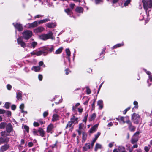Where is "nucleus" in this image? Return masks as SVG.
<instances>
[{
  "label": "nucleus",
  "mask_w": 152,
  "mask_h": 152,
  "mask_svg": "<svg viewBox=\"0 0 152 152\" xmlns=\"http://www.w3.org/2000/svg\"><path fill=\"white\" fill-rule=\"evenodd\" d=\"M13 130L12 126L10 123H8L6 127V131L1 132L0 137V144L3 142H8L10 138L7 137V136H11L10 133Z\"/></svg>",
  "instance_id": "1"
},
{
  "label": "nucleus",
  "mask_w": 152,
  "mask_h": 152,
  "mask_svg": "<svg viewBox=\"0 0 152 152\" xmlns=\"http://www.w3.org/2000/svg\"><path fill=\"white\" fill-rule=\"evenodd\" d=\"M40 38L43 40H46L49 39H53L54 38L53 37V33L51 31H50L46 34H43L39 36Z\"/></svg>",
  "instance_id": "2"
},
{
  "label": "nucleus",
  "mask_w": 152,
  "mask_h": 152,
  "mask_svg": "<svg viewBox=\"0 0 152 152\" xmlns=\"http://www.w3.org/2000/svg\"><path fill=\"white\" fill-rule=\"evenodd\" d=\"M125 118L127 119V120H126V123L128 125V127L129 130L131 132H134L136 127L132 124V122L129 119V116H126Z\"/></svg>",
  "instance_id": "3"
},
{
  "label": "nucleus",
  "mask_w": 152,
  "mask_h": 152,
  "mask_svg": "<svg viewBox=\"0 0 152 152\" xmlns=\"http://www.w3.org/2000/svg\"><path fill=\"white\" fill-rule=\"evenodd\" d=\"M140 118V116L138 114L134 113L131 116V119L133 121V123L136 124H137L139 123V120Z\"/></svg>",
  "instance_id": "4"
},
{
  "label": "nucleus",
  "mask_w": 152,
  "mask_h": 152,
  "mask_svg": "<svg viewBox=\"0 0 152 152\" xmlns=\"http://www.w3.org/2000/svg\"><path fill=\"white\" fill-rule=\"evenodd\" d=\"M54 50V48L53 46H52L50 48L45 46L41 48V50L44 55L47 54L48 53L52 52Z\"/></svg>",
  "instance_id": "5"
},
{
  "label": "nucleus",
  "mask_w": 152,
  "mask_h": 152,
  "mask_svg": "<svg viewBox=\"0 0 152 152\" xmlns=\"http://www.w3.org/2000/svg\"><path fill=\"white\" fill-rule=\"evenodd\" d=\"M142 2L144 9L146 10L148 9V7L151 8L152 7V0H148L147 2L145 0H142Z\"/></svg>",
  "instance_id": "6"
},
{
  "label": "nucleus",
  "mask_w": 152,
  "mask_h": 152,
  "mask_svg": "<svg viewBox=\"0 0 152 152\" xmlns=\"http://www.w3.org/2000/svg\"><path fill=\"white\" fill-rule=\"evenodd\" d=\"M22 34L23 38L26 40H28L30 38L32 35V32L30 30H26L24 31Z\"/></svg>",
  "instance_id": "7"
},
{
  "label": "nucleus",
  "mask_w": 152,
  "mask_h": 152,
  "mask_svg": "<svg viewBox=\"0 0 152 152\" xmlns=\"http://www.w3.org/2000/svg\"><path fill=\"white\" fill-rule=\"evenodd\" d=\"M8 142L6 143V142H3L0 145L2 144L3 143H5V144L2 146L0 148V152H4L7 151V150L9 149L10 147V145L8 144Z\"/></svg>",
  "instance_id": "8"
},
{
  "label": "nucleus",
  "mask_w": 152,
  "mask_h": 152,
  "mask_svg": "<svg viewBox=\"0 0 152 152\" xmlns=\"http://www.w3.org/2000/svg\"><path fill=\"white\" fill-rule=\"evenodd\" d=\"M13 25L15 28L17 29L19 31H21L23 30V27L22 24L18 23H13Z\"/></svg>",
  "instance_id": "9"
},
{
  "label": "nucleus",
  "mask_w": 152,
  "mask_h": 152,
  "mask_svg": "<svg viewBox=\"0 0 152 152\" xmlns=\"http://www.w3.org/2000/svg\"><path fill=\"white\" fill-rule=\"evenodd\" d=\"M53 125L52 124H50L47 127L46 132L48 133H50L52 134L53 132Z\"/></svg>",
  "instance_id": "10"
},
{
  "label": "nucleus",
  "mask_w": 152,
  "mask_h": 152,
  "mask_svg": "<svg viewBox=\"0 0 152 152\" xmlns=\"http://www.w3.org/2000/svg\"><path fill=\"white\" fill-rule=\"evenodd\" d=\"M45 30V28L42 26L38 27L35 28L34 30V32L38 33L43 32Z\"/></svg>",
  "instance_id": "11"
},
{
  "label": "nucleus",
  "mask_w": 152,
  "mask_h": 152,
  "mask_svg": "<svg viewBox=\"0 0 152 152\" xmlns=\"http://www.w3.org/2000/svg\"><path fill=\"white\" fill-rule=\"evenodd\" d=\"M37 132H38V133L39 134V135L40 136L42 137H45V132L42 128L41 127L39 128Z\"/></svg>",
  "instance_id": "12"
},
{
  "label": "nucleus",
  "mask_w": 152,
  "mask_h": 152,
  "mask_svg": "<svg viewBox=\"0 0 152 152\" xmlns=\"http://www.w3.org/2000/svg\"><path fill=\"white\" fill-rule=\"evenodd\" d=\"M91 148H91V144L90 143H86L83 147V151H87L88 149Z\"/></svg>",
  "instance_id": "13"
},
{
  "label": "nucleus",
  "mask_w": 152,
  "mask_h": 152,
  "mask_svg": "<svg viewBox=\"0 0 152 152\" xmlns=\"http://www.w3.org/2000/svg\"><path fill=\"white\" fill-rule=\"evenodd\" d=\"M100 134L101 133L100 132H98L95 135V137L91 142V148H93V147L94 146L95 142L98 139L100 135Z\"/></svg>",
  "instance_id": "14"
},
{
  "label": "nucleus",
  "mask_w": 152,
  "mask_h": 152,
  "mask_svg": "<svg viewBox=\"0 0 152 152\" xmlns=\"http://www.w3.org/2000/svg\"><path fill=\"white\" fill-rule=\"evenodd\" d=\"M98 126V124H97L93 126L90 129L89 131V133H93L95 132L97 130Z\"/></svg>",
  "instance_id": "15"
},
{
  "label": "nucleus",
  "mask_w": 152,
  "mask_h": 152,
  "mask_svg": "<svg viewBox=\"0 0 152 152\" xmlns=\"http://www.w3.org/2000/svg\"><path fill=\"white\" fill-rule=\"evenodd\" d=\"M64 11L68 15H69L70 17H72V16L73 12L72 11V10H71L70 8H68L65 9Z\"/></svg>",
  "instance_id": "16"
},
{
  "label": "nucleus",
  "mask_w": 152,
  "mask_h": 152,
  "mask_svg": "<svg viewBox=\"0 0 152 152\" xmlns=\"http://www.w3.org/2000/svg\"><path fill=\"white\" fill-rule=\"evenodd\" d=\"M73 124L71 123L70 121H69L68 122V123L66 125V126L65 127V129H66L68 128V127L70 128V130H72L73 129V127L72 126V125Z\"/></svg>",
  "instance_id": "17"
},
{
  "label": "nucleus",
  "mask_w": 152,
  "mask_h": 152,
  "mask_svg": "<svg viewBox=\"0 0 152 152\" xmlns=\"http://www.w3.org/2000/svg\"><path fill=\"white\" fill-rule=\"evenodd\" d=\"M83 126V124L82 123H80L79 125V129L76 130V131L78 132L79 135L80 136L81 134V129H82Z\"/></svg>",
  "instance_id": "18"
},
{
  "label": "nucleus",
  "mask_w": 152,
  "mask_h": 152,
  "mask_svg": "<svg viewBox=\"0 0 152 152\" xmlns=\"http://www.w3.org/2000/svg\"><path fill=\"white\" fill-rule=\"evenodd\" d=\"M38 25V23L37 21H35L32 23L28 24L29 26L31 28H34L37 27Z\"/></svg>",
  "instance_id": "19"
},
{
  "label": "nucleus",
  "mask_w": 152,
  "mask_h": 152,
  "mask_svg": "<svg viewBox=\"0 0 152 152\" xmlns=\"http://www.w3.org/2000/svg\"><path fill=\"white\" fill-rule=\"evenodd\" d=\"M41 69V67L39 66H34L31 68L32 70L34 71L35 72H39L40 71Z\"/></svg>",
  "instance_id": "20"
},
{
  "label": "nucleus",
  "mask_w": 152,
  "mask_h": 152,
  "mask_svg": "<svg viewBox=\"0 0 152 152\" xmlns=\"http://www.w3.org/2000/svg\"><path fill=\"white\" fill-rule=\"evenodd\" d=\"M118 150L119 151V152H127L125 148L122 146H118Z\"/></svg>",
  "instance_id": "21"
},
{
  "label": "nucleus",
  "mask_w": 152,
  "mask_h": 152,
  "mask_svg": "<svg viewBox=\"0 0 152 152\" xmlns=\"http://www.w3.org/2000/svg\"><path fill=\"white\" fill-rule=\"evenodd\" d=\"M97 105L99 106V109H102L103 107V101L102 100H99L97 102Z\"/></svg>",
  "instance_id": "22"
},
{
  "label": "nucleus",
  "mask_w": 152,
  "mask_h": 152,
  "mask_svg": "<svg viewBox=\"0 0 152 152\" xmlns=\"http://www.w3.org/2000/svg\"><path fill=\"white\" fill-rule=\"evenodd\" d=\"M76 12L78 13H83V9L82 7H77L75 10Z\"/></svg>",
  "instance_id": "23"
},
{
  "label": "nucleus",
  "mask_w": 152,
  "mask_h": 152,
  "mask_svg": "<svg viewBox=\"0 0 152 152\" xmlns=\"http://www.w3.org/2000/svg\"><path fill=\"white\" fill-rule=\"evenodd\" d=\"M82 142H84L86 139L87 134L85 132H82Z\"/></svg>",
  "instance_id": "24"
},
{
  "label": "nucleus",
  "mask_w": 152,
  "mask_h": 152,
  "mask_svg": "<svg viewBox=\"0 0 152 152\" xmlns=\"http://www.w3.org/2000/svg\"><path fill=\"white\" fill-rule=\"evenodd\" d=\"M116 119L118 121H122L123 124L126 123V121H125L124 117L123 116H119L117 118H116Z\"/></svg>",
  "instance_id": "25"
},
{
  "label": "nucleus",
  "mask_w": 152,
  "mask_h": 152,
  "mask_svg": "<svg viewBox=\"0 0 152 152\" xmlns=\"http://www.w3.org/2000/svg\"><path fill=\"white\" fill-rule=\"evenodd\" d=\"M16 96V98L17 100H22V94L21 92H19L17 93Z\"/></svg>",
  "instance_id": "26"
},
{
  "label": "nucleus",
  "mask_w": 152,
  "mask_h": 152,
  "mask_svg": "<svg viewBox=\"0 0 152 152\" xmlns=\"http://www.w3.org/2000/svg\"><path fill=\"white\" fill-rule=\"evenodd\" d=\"M59 116L56 114H53V115L52 121L54 122L57 121L58 119Z\"/></svg>",
  "instance_id": "27"
},
{
  "label": "nucleus",
  "mask_w": 152,
  "mask_h": 152,
  "mask_svg": "<svg viewBox=\"0 0 152 152\" xmlns=\"http://www.w3.org/2000/svg\"><path fill=\"white\" fill-rule=\"evenodd\" d=\"M124 45L123 42H122L121 43L117 44L115 45H114L112 48V49H115L118 48L120 47L121 46H123Z\"/></svg>",
  "instance_id": "28"
},
{
  "label": "nucleus",
  "mask_w": 152,
  "mask_h": 152,
  "mask_svg": "<svg viewBox=\"0 0 152 152\" xmlns=\"http://www.w3.org/2000/svg\"><path fill=\"white\" fill-rule=\"evenodd\" d=\"M50 20L49 19H48V18L44 19L39 21L38 23L39 24H42L44 23L47 22V21H49Z\"/></svg>",
  "instance_id": "29"
},
{
  "label": "nucleus",
  "mask_w": 152,
  "mask_h": 152,
  "mask_svg": "<svg viewBox=\"0 0 152 152\" xmlns=\"http://www.w3.org/2000/svg\"><path fill=\"white\" fill-rule=\"evenodd\" d=\"M7 125V124L5 122H2L0 123V129H4Z\"/></svg>",
  "instance_id": "30"
},
{
  "label": "nucleus",
  "mask_w": 152,
  "mask_h": 152,
  "mask_svg": "<svg viewBox=\"0 0 152 152\" xmlns=\"http://www.w3.org/2000/svg\"><path fill=\"white\" fill-rule=\"evenodd\" d=\"M63 49V47H61L60 48L56 50L55 52V54H58L61 53Z\"/></svg>",
  "instance_id": "31"
},
{
  "label": "nucleus",
  "mask_w": 152,
  "mask_h": 152,
  "mask_svg": "<svg viewBox=\"0 0 152 152\" xmlns=\"http://www.w3.org/2000/svg\"><path fill=\"white\" fill-rule=\"evenodd\" d=\"M96 116V115L95 113H93V114H92L90 116V117L89 118V121H90L94 120Z\"/></svg>",
  "instance_id": "32"
},
{
  "label": "nucleus",
  "mask_w": 152,
  "mask_h": 152,
  "mask_svg": "<svg viewBox=\"0 0 152 152\" xmlns=\"http://www.w3.org/2000/svg\"><path fill=\"white\" fill-rule=\"evenodd\" d=\"M77 118H75L74 115H73L72 117L70 119V121L73 124L75 121H77Z\"/></svg>",
  "instance_id": "33"
},
{
  "label": "nucleus",
  "mask_w": 152,
  "mask_h": 152,
  "mask_svg": "<svg viewBox=\"0 0 152 152\" xmlns=\"http://www.w3.org/2000/svg\"><path fill=\"white\" fill-rule=\"evenodd\" d=\"M138 140L137 138H132L131 139V143L132 144H134L136 143L138 141Z\"/></svg>",
  "instance_id": "34"
},
{
  "label": "nucleus",
  "mask_w": 152,
  "mask_h": 152,
  "mask_svg": "<svg viewBox=\"0 0 152 152\" xmlns=\"http://www.w3.org/2000/svg\"><path fill=\"white\" fill-rule=\"evenodd\" d=\"M47 26L49 28H52L54 27L55 25L53 23H48L47 24Z\"/></svg>",
  "instance_id": "35"
},
{
  "label": "nucleus",
  "mask_w": 152,
  "mask_h": 152,
  "mask_svg": "<svg viewBox=\"0 0 152 152\" xmlns=\"http://www.w3.org/2000/svg\"><path fill=\"white\" fill-rule=\"evenodd\" d=\"M96 100V99H94L93 101V102L91 104L92 106V110H93L95 109V103Z\"/></svg>",
  "instance_id": "36"
},
{
  "label": "nucleus",
  "mask_w": 152,
  "mask_h": 152,
  "mask_svg": "<svg viewBox=\"0 0 152 152\" xmlns=\"http://www.w3.org/2000/svg\"><path fill=\"white\" fill-rule=\"evenodd\" d=\"M23 128L25 131H26L28 133H29V128L28 126L26 125H24L23 126Z\"/></svg>",
  "instance_id": "37"
},
{
  "label": "nucleus",
  "mask_w": 152,
  "mask_h": 152,
  "mask_svg": "<svg viewBox=\"0 0 152 152\" xmlns=\"http://www.w3.org/2000/svg\"><path fill=\"white\" fill-rule=\"evenodd\" d=\"M10 103L9 102H6L4 104V107L7 109H8L10 107Z\"/></svg>",
  "instance_id": "38"
},
{
  "label": "nucleus",
  "mask_w": 152,
  "mask_h": 152,
  "mask_svg": "<svg viewBox=\"0 0 152 152\" xmlns=\"http://www.w3.org/2000/svg\"><path fill=\"white\" fill-rule=\"evenodd\" d=\"M66 52L67 56H71V52L69 48H66L65 50Z\"/></svg>",
  "instance_id": "39"
},
{
  "label": "nucleus",
  "mask_w": 152,
  "mask_h": 152,
  "mask_svg": "<svg viewBox=\"0 0 152 152\" xmlns=\"http://www.w3.org/2000/svg\"><path fill=\"white\" fill-rule=\"evenodd\" d=\"M101 146L98 143H96V144L95 147V151H96L98 149L101 148Z\"/></svg>",
  "instance_id": "40"
},
{
  "label": "nucleus",
  "mask_w": 152,
  "mask_h": 152,
  "mask_svg": "<svg viewBox=\"0 0 152 152\" xmlns=\"http://www.w3.org/2000/svg\"><path fill=\"white\" fill-rule=\"evenodd\" d=\"M19 108L21 110V112L23 113L24 112L23 109L24 108V104H21Z\"/></svg>",
  "instance_id": "41"
},
{
  "label": "nucleus",
  "mask_w": 152,
  "mask_h": 152,
  "mask_svg": "<svg viewBox=\"0 0 152 152\" xmlns=\"http://www.w3.org/2000/svg\"><path fill=\"white\" fill-rule=\"evenodd\" d=\"M23 41L22 38L21 37H19L17 39V42L18 44H19L20 43H21V42H22Z\"/></svg>",
  "instance_id": "42"
},
{
  "label": "nucleus",
  "mask_w": 152,
  "mask_h": 152,
  "mask_svg": "<svg viewBox=\"0 0 152 152\" xmlns=\"http://www.w3.org/2000/svg\"><path fill=\"white\" fill-rule=\"evenodd\" d=\"M86 92L87 94H89L91 93V90L88 87H86Z\"/></svg>",
  "instance_id": "43"
},
{
  "label": "nucleus",
  "mask_w": 152,
  "mask_h": 152,
  "mask_svg": "<svg viewBox=\"0 0 152 152\" xmlns=\"http://www.w3.org/2000/svg\"><path fill=\"white\" fill-rule=\"evenodd\" d=\"M32 132L34 136L39 135L37 134V133H38V132H37V130L36 129H33V130Z\"/></svg>",
  "instance_id": "44"
},
{
  "label": "nucleus",
  "mask_w": 152,
  "mask_h": 152,
  "mask_svg": "<svg viewBox=\"0 0 152 152\" xmlns=\"http://www.w3.org/2000/svg\"><path fill=\"white\" fill-rule=\"evenodd\" d=\"M48 114L49 113L48 110L44 112L43 114V117L44 118L46 117L48 115Z\"/></svg>",
  "instance_id": "45"
},
{
  "label": "nucleus",
  "mask_w": 152,
  "mask_h": 152,
  "mask_svg": "<svg viewBox=\"0 0 152 152\" xmlns=\"http://www.w3.org/2000/svg\"><path fill=\"white\" fill-rule=\"evenodd\" d=\"M133 104L135 105L134 107L135 108H138V102L136 101H134Z\"/></svg>",
  "instance_id": "46"
},
{
  "label": "nucleus",
  "mask_w": 152,
  "mask_h": 152,
  "mask_svg": "<svg viewBox=\"0 0 152 152\" xmlns=\"http://www.w3.org/2000/svg\"><path fill=\"white\" fill-rule=\"evenodd\" d=\"M130 108H131L130 107H127L126 109H125L123 111V114L124 115L126 114L127 111H128V110H129L130 109Z\"/></svg>",
  "instance_id": "47"
},
{
  "label": "nucleus",
  "mask_w": 152,
  "mask_h": 152,
  "mask_svg": "<svg viewBox=\"0 0 152 152\" xmlns=\"http://www.w3.org/2000/svg\"><path fill=\"white\" fill-rule=\"evenodd\" d=\"M18 45H20V46L23 48H25L26 47V44L25 43L23 42V41L21 42V43H20Z\"/></svg>",
  "instance_id": "48"
},
{
  "label": "nucleus",
  "mask_w": 152,
  "mask_h": 152,
  "mask_svg": "<svg viewBox=\"0 0 152 152\" xmlns=\"http://www.w3.org/2000/svg\"><path fill=\"white\" fill-rule=\"evenodd\" d=\"M150 148V146L149 147L145 146L144 149L145 151V152H148Z\"/></svg>",
  "instance_id": "49"
},
{
  "label": "nucleus",
  "mask_w": 152,
  "mask_h": 152,
  "mask_svg": "<svg viewBox=\"0 0 152 152\" xmlns=\"http://www.w3.org/2000/svg\"><path fill=\"white\" fill-rule=\"evenodd\" d=\"M37 45V43L36 42H32L31 44V45L33 48H34Z\"/></svg>",
  "instance_id": "50"
},
{
  "label": "nucleus",
  "mask_w": 152,
  "mask_h": 152,
  "mask_svg": "<svg viewBox=\"0 0 152 152\" xmlns=\"http://www.w3.org/2000/svg\"><path fill=\"white\" fill-rule=\"evenodd\" d=\"M64 71L66 72L65 74L66 75H68L69 73H70L71 72V71L68 68L65 69V70Z\"/></svg>",
  "instance_id": "51"
},
{
  "label": "nucleus",
  "mask_w": 152,
  "mask_h": 152,
  "mask_svg": "<svg viewBox=\"0 0 152 152\" xmlns=\"http://www.w3.org/2000/svg\"><path fill=\"white\" fill-rule=\"evenodd\" d=\"M131 0H126L124 4V5L125 6H127L130 3Z\"/></svg>",
  "instance_id": "52"
},
{
  "label": "nucleus",
  "mask_w": 152,
  "mask_h": 152,
  "mask_svg": "<svg viewBox=\"0 0 152 152\" xmlns=\"http://www.w3.org/2000/svg\"><path fill=\"white\" fill-rule=\"evenodd\" d=\"M6 115L8 117H10L11 115V112L10 111H7L6 112Z\"/></svg>",
  "instance_id": "53"
},
{
  "label": "nucleus",
  "mask_w": 152,
  "mask_h": 152,
  "mask_svg": "<svg viewBox=\"0 0 152 152\" xmlns=\"http://www.w3.org/2000/svg\"><path fill=\"white\" fill-rule=\"evenodd\" d=\"M42 54H43V53L41 50L38 51V52H36V55L37 56H40Z\"/></svg>",
  "instance_id": "54"
},
{
  "label": "nucleus",
  "mask_w": 152,
  "mask_h": 152,
  "mask_svg": "<svg viewBox=\"0 0 152 152\" xmlns=\"http://www.w3.org/2000/svg\"><path fill=\"white\" fill-rule=\"evenodd\" d=\"M33 126L35 127H38L39 126V124L37 122H34L33 123Z\"/></svg>",
  "instance_id": "55"
},
{
  "label": "nucleus",
  "mask_w": 152,
  "mask_h": 152,
  "mask_svg": "<svg viewBox=\"0 0 152 152\" xmlns=\"http://www.w3.org/2000/svg\"><path fill=\"white\" fill-rule=\"evenodd\" d=\"M143 70L146 73L149 75H149H151V73L150 72V71H148L146 70V69H143Z\"/></svg>",
  "instance_id": "56"
},
{
  "label": "nucleus",
  "mask_w": 152,
  "mask_h": 152,
  "mask_svg": "<svg viewBox=\"0 0 152 152\" xmlns=\"http://www.w3.org/2000/svg\"><path fill=\"white\" fill-rule=\"evenodd\" d=\"M6 112L5 110L1 109H0V114H4Z\"/></svg>",
  "instance_id": "57"
},
{
  "label": "nucleus",
  "mask_w": 152,
  "mask_h": 152,
  "mask_svg": "<svg viewBox=\"0 0 152 152\" xmlns=\"http://www.w3.org/2000/svg\"><path fill=\"white\" fill-rule=\"evenodd\" d=\"M11 108L12 110H14L16 108V106L14 104H12L11 105Z\"/></svg>",
  "instance_id": "58"
},
{
  "label": "nucleus",
  "mask_w": 152,
  "mask_h": 152,
  "mask_svg": "<svg viewBox=\"0 0 152 152\" xmlns=\"http://www.w3.org/2000/svg\"><path fill=\"white\" fill-rule=\"evenodd\" d=\"M138 145L137 144L134 145L131 148V149H132V150H133L134 148H138Z\"/></svg>",
  "instance_id": "59"
},
{
  "label": "nucleus",
  "mask_w": 152,
  "mask_h": 152,
  "mask_svg": "<svg viewBox=\"0 0 152 152\" xmlns=\"http://www.w3.org/2000/svg\"><path fill=\"white\" fill-rule=\"evenodd\" d=\"M7 88L8 90H10L12 88V86L8 84L7 85Z\"/></svg>",
  "instance_id": "60"
},
{
  "label": "nucleus",
  "mask_w": 152,
  "mask_h": 152,
  "mask_svg": "<svg viewBox=\"0 0 152 152\" xmlns=\"http://www.w3.org/2000/svg\"><path fill=\"white\" fill-rule=\"evenodd\" d=\"M38 79L40 81H42V80L43 77L42 75L39 74L38 76Z\"/></svg>",
  "instance_id": "61"
},
{
  "label": "nucleus",
  "mask_w": 152,
  "mask_h": 152,
  "mask_svg": "<svg viewBox=\"0 0 152 152\" xmlns=\"http://www.w3.org/2000/svg\"><path fill=\"white\" fill-rule=\"evenodd\" d=\"M33 144L32 142H28V146L29 147H32V146H33Z\"/></svg>",
  "instance_id": "62"
},
{
  "label": "nucleus",
  "mask_w": 152,
  "mask_h": 152,
  "mask_svg": "<svg viewBox=\"0 0 152 152\" xmlns=\"http://www.w3.org/2000/svg\"><path fill=\"white\" fill-rule=\"evenodd\" d=\"M95 1L96 4H98L100 2H102V0H95Z\"/></svg>",
  "instance_id": "63"
},
{
  "label": "nucleus",
  "mask_w": 152,
  "mask_h": 152,
  "mask_svg": "<svg viewBox=\"0 0 152 152\" xmlns=\"http://www.w3.org/2000/svg\"><path fill=\"white\" fill-rule=\"evenodd\" d=\"M105 50H106V48H103V49L102 50V52L100 54V56H101V55L104 54V53L105 51Z\"/></svg>",
  "instance_id": "64"
}]
</instances>
